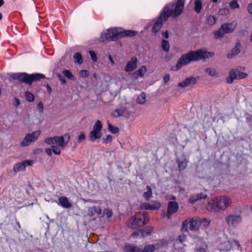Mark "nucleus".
<instances>
[{
    "instance_id": "nucleus-54",
    "label": "nucleus",
    "mask_w": 252,
    "mask_h": 252,
    "mask_svg": "<svg viewBox=\"0 0 252 252\" xmlns=\"http://www.w3.org/2000/svg\"><path fill=\"white\" fill-rule=\"evenodd\" d=\"M178 240L181 243H183L186 240V236L185 235H181L178 237Z\"/></svg>"
},
{
    "instance_id": "nucleus-27",
    "label": "nucleus",
    "mask_w": 252,
    "mask_h": 252,
    "mask_svg": "<svg viewBox=\"0 0 252 252\" xmlns=\"http://www.w3.org/2000/svg\"><path fill=\"white\" fill-rule=\"evenodd\" d=\"M24 164L25 163L23 161L15 164L13 167L14 171L17 173L20 171H24L26 168L25 165Z\"/></svg>"
},
{
    "instance_id": "nucleus-4",
    "label": "nucleus",
    "mask_w": 252,
    "mask_h": 252,
    "mask_svg": "<svg viewBox=\"0 0 252 252\" xmlns=\"http://www.w3.org/2000/svg\"><path fill=\"white\" fill-rule=\"evenodd\" d=\"M148 218L149 215L145 212L137 213L127 221V226L132 229L142 227L147 223Z\"/></svg>"
},
{
    "instance_id": "nucleus-48",
    "label": "nucleus",
    "mask_w": 252,
    "mask_h": 252,
    "mask_svg": "<svg viewBox=\"0 0 252 252\" xmlns=\"http://www.w3.org/2000/svg\"><path fill=\"white\" fill-rule=\"evenodd\" d=\"M37 109L38 112L40 114H42L43 112L44 107L42 102H40L37 105Z\"/></svg>"
},
{
    "instance_id": "nucleus-18",
    "label": "nucleus",
    "mask_w": 252,
    "mask_h": 252,
    "mask_svg": "<svg viewBox=\"0 0 252 252\" xmlns=\"http://www.w3.org/2000/svg\"><path fill=\"white\" fill-rule=\"evenodd\" d=\"M217 201V197L209 200L206 206L207 210L213 212H219L220 209Z\"/></svg>"
},
{
    "instance_id": "nucleus-46",
    "label": "nucleus",
    "mask_w": 252,
    "mask_h": 252,
    "mask_svg": "<svg viewBox=\"0 0 252 252\" xmlns=\"http://www.w3.org/2000/svg\"><path fill=\"white\" fill-rule=\"evenodd\" d=\"M209 183L213 187H216L218 184L220 183L219 181L218 180V178L216 176H214L212 181H210Z\"/></svg>"
},
{
    "instance_id": "nucleus-8",
    "label": "nucleus",
    "mask_w": 252,
    "mask_h": 252,
    "mask_svg": "<svg viewBox=\"0 0 252 252\" xmlns=\"http://www.w3.org/2000/svg\"><path fill=\"white\" fill-rule=\"evenodd\" d=\"M239 244L236 241H224L220 243L218 249L220 251L236 252L239 251Z\"/></svg>"
},
{
    "instance_id": "nucleus-64",
    "label": "nucleus",
    "mask_w": 252,
    "mask_h": 252,
    "mask_svg": "<svg viewBox=\"0 0 252 252\" xmlns=\"http://www.w3.org/2000/svg\"><path fill=\"white\" fill-rule=\"evenodd\" d=\"M185 191V189L183 188H179V192L181 193H183Z\"/></svg>"
},
{
    "instance_id": "nucleus-55",
    "label": "nucleus",
    "mask_w": 252,
    "mask_h": 252,
    "mask_svg": "<svg viewBox=\"0 0 252 252\" xmlns=\"http://www.w3.org/2000/svg\"><path fill=\"white\" fill-rule=\"evenodd\" d=\"M206 246H202L199 248H197L196 252H206Z\"/></svg>"
},
{
    "instance_id": "nucleus-37",
    "label": "nucleus",
    "mask_w": 252,
    "mask_h": 252,
    "mask_svg": "<svg viewBox=\"0 0 252 252\" xmlns=\"http://www.w3.org/2000/svg\"><path fill=\"white\" fill-rule=\"evenodd\" d=\"M216 19L214 16L211 15L208 16L206 20V23L207 24L209 25L210 26H212L216 23Z\"/></svg>"
},
{
    "instance_id": "nucleus-61",
    "label": "nucleus",
    "mask_w": 252,
    "mask_h": 252,
    "mask_svg": "<svg viewBox=\"0 0 252 252\" xmlns=\"http://www.w3.org/2000/svg\"><path fill=\"white\" fill-rule=\"evenodd\" d=\"M142 233V231L140 230H139L138 231H134V232H133L131 234V236L133 237H135V236H138L139 233Z\"/></svg>"
},
{
    "instance_id": "nucleus-32",
    "label": "nucleus",
    "mask_w": 252,
    "mask_h": 252,
    "mask_svg": "<svg viewBox=\"0 0 252 252\" xmlns=\"http://www.w3.org/2000/svg\"><path fill=\"white\" fill-rule=\"evenodd\" d=\"M146 100V95L144 93H141L137 98V102L140 104H143Z\"/></svg>"
},
{
    "instance_id": "nucleus-1",
    "label": "nucleus",
    "mask_w": 252,
    "mask_h": 252,
    "mask_svg": "<svg viewBox=\"0 0 252 252\" xmlns=\"http://www.w3.org/2000/svg\"><path fill=\"white\" fill-rule=\"evenodd\" d=\"M213 52H207L203 50H198L196 51H189L187 54H183L178 60L174 69L175 70L180 69L183 66L188 64L191 62L196 61L202 59L208 58L213 56Z\"/></svg>"
},
{
    "instance_id": "nucleus-28",
    "label": "nucleus",
    "mask_w": 252,
    "mask_h": 252,
    "mask_svg": "<svg viewBox=\"0 0 252 252\" xmlns=\"http://www.w3.org/2000/svg\"><path fill=\"white\" fill-rule=\"evenodd\" d=\"M152 195V190L150 186L146 187V191L143 193V197L146 201H149Z\"/></svg>"
},
{
    "instance_id": "nucleus-7",
    "label": "nucleus",
    "mask_w": 252,
    "mask_h": 252,
    "mask_svg": "<svg viewBox=\"0 0 252 252\" xmlns=\"http://www.w3.org/2000/svg\"><path fill=\"white\" fill-rule=\"evenodd\" d=\"M201 226V219L198 218H189L186 220L182 223V229L186 232L188 230L195 231L198 230Z\"/></svg>"
},
{
    "instance_id": "nucleus-21",
    "label": "nucleus",
    "mask_w": 252,
    "mask_h": 252,
    "mask_svg": "<svg viewBox=\"0 0 252 252\" xmlns=\"http://www.w3.org/2000/svg\"><path fill=\"white\" fill-rule=\"evenodd\" d=\"M137 60L136 58H132L129 61L127 62L125 67V70L126 72L133 71L137 67Z\"/></svg>"
},
{
    "instance_id": "nucleus-50",
    "label": "nucleus",
    "mask_w": 252,
    "mask_h": 252,
    "mask_svg": "<svg viewBox=\"0 0 252 252\" xmlns=\"http://www.w3.org/2000/svg\"><path fill=\"white\" fill-rule=\"evenodd\" d=\"M85 139V135L83 132H80L78 138V143H80Z\"/></svg>"
},
{
    "instance_id": "nucleus-53",
    "label": "nucleus",
    "mask_w": 252,
    "mask_h": 252,
    "mask_svg": "<svg viewBox=\"0 0 252 252\" xmlns=\"http://www.w3.org/2000/svg\"><path fill=\"white\" fill-rule=\"evenodd\" d=\"M112 139V136L110 135H108L105 138L103 139V142L104 143H108L109 142H111Z\"/></svg>"
},
{
    "instance_id": "nucleus-11",
    "label": "nucleus",
    "mask_w": 252,
    "mask_h": 252,
    "mask_svg": "<svg viewBox=\"0 0 252 252\" xmlns=\"http://www.w3.org/2000/svg\"><path fill=\"white\" fill-rule=\"evenodd\" d=\"M167 245V242L161 240L158 243L146 246L143 250L139 248V252H153L156 249H158Z\"/></svg>"
},
{
    "instance_id": "nucleus-40",
    "label": "nucleus",
    "mask_w": 252,
    "mask_h": 252,
    "mask_svg": "<svg viewBox=\"0 0 252 252\" xmlns=\"http://www.w3.org/2000/svg\"><path fill=\"white\" fill-rule=\"evenodd\" d=\"M25 97L27 100L29 102H32L34 100L33 94L30 92H26L25 93Z\"/></svg>"
},
{
    "instance_id": "nucleus-51",
    "label": "nucleus",
    "mask_w": 252,
    "mask_h": 252,
    "mask_svg": "<svg viewBox=\"0 0 252 252\" xmlns=\"http://www.w3.org/2000/svg\"><path fill=\"white\" fill-rule=\"evenodd\" d=\"M56 75H57V77L59 78V79L60 80V81H61V82L63 84H65L66 83V81L65 78L63 76H62L60 73H57Z\"/></svg>"
},
{
    "instance_id": "nucleus-58",
    "label": "nucleus",
    "mask_w": 252,
    "mask_h": 252,
    "mask_svg": "<svg viewBox=\"0 0 252 252\" xmlns=\"http://www.w3.org/2000/svg\"><path fill=\"white\" fill-rule=\"evenodd\" d=\"M248 11L251 14H252V3H250L248 5Z\"/></svg>"
},
{
    "instance_id": "nucleus-42",
    "label": "nucleus",
    "mask_w": 252,
    "mask_h": 252,
    "mask_svg": "<svg viewBox=\"0 0 252 252\" xmlns=\"http://www.w3.org/2000/svg\"><path fill=\"white\" fill-rule=\"evenodd\" d=\"M147 71V68L145 66H141L138 70V75L142 77L145 73V72Z\"/></svg>"
},
{
    "instance_id": "nucleus-39",
    "label": "nucleus",
    "mask_w": 252,
    "mask_h": 252,
    "mask_svg": "<svg viewBox=\"0 0 252 252\" xmlns=\"http://www.w3.org/2000/svg\"><path fill=\"white\" fill-rule=\"evenodd\" d=\"M108 129L113 133L116 134L119 131V129L117 127L113 126L110 123H108Z\"/></svg>"
},
{
    "instance_id": "nucleus-24",
    "label": "nucleus",
    "mask_w": 252,
    "mask_h": 252,
    "mask_svg": "<svg viewBox=\"0 0 252 252\" xmlns=\"http://www.w3.org/2000/svg\"><path fill=\"white\" fill-rule=\"evenodd\" d=\"M241 47L242 46L240 42H237L235 47L228 54V58H231L233 56L238 55L240 53Z\"/></svg>"
},
{
    "instance_id": "nucleus-49",
    "label": "nucleus",
    "mask_w": 252,
    "mask_h": 252,
    "mask_svg": "<svg viewBox=\"0 0 252 252\" xmlns=\"http://www.w3.org/2000/svg\"><path fill=\"white\" fill-rule=\"evenodd\" d=\"M89 54L91 56L92 60L94 62H97V57L94 51H90Z\"/></svg>"
},
{
    "instance_id": "nucleus-19",
    "label": "nucleus",
    "mask_w": 252,
    "mask_h": 252,
    "mask_svg": "<svg viewBox=\"0 0 252 252\" xmlns=\"http://www.w3.org/2000/svg\"><path fill=\"white\" fill-rule=\"evenodd\" d=\"M52 202H56L57 204L65 209H69L72 207V204L65 196H61L58 198V201L51 200Z\"/></svg>"
},
{
    "instance_id": "nucleus-56",
    "label": "nucleus",
    "mask_w": 252,
    "mask_h": 252,
    "mask_svg": "<svg viewBox=\"0 0 252 252\" xmlns=\"http://www.w3.org/2000/svg\"><path fill=\"white\" fill-rule=\"evenodd\" d=\"M24 162V164L25 165V167H26L27 165L31 166L33 164V161L32 160H26L23 161Z\"/></svg>"
},
{
    "instance_id": "nucleus-36",
    "label": "nucleus",
    "mask_w": 252,
    "mask_h": 252,
    "mask_svg": "<svg viewBox=\"0 0 252 252\" xmlns=\"http://www.w3.org/2000/svg\"><path fill=\"white\" fill-rule=\"evenodd\" d=\"M205 72L211 76L215 77L218 75V73L215 69L207 68L205 69Z\"/></svg>"
},
{
    "instance_id": "nucleus-3",
    "label": "nucleus",
    "mask_w": 252,
    "mask_h": 252,
    "mask_svg": "<svg viewBox=\"0 0 252 252\" xmlns=\"http://www.w3.org/2000/svg\"><path fill=\"white\" fill-rule=\"evenodd\" d=\"M185 0H177L176 3L167 4L163 9L161 13H164V20L171 17L176 18L182 12Z\"/></svg>"
},
{
    "instance_id": "nucleus-9",
    "label": "nucleus",
    "mask_w": 252,
    "mask_h": 252,
    "mask_svg": "<svg viewBox=\"0 0 252 252\" xmlns=\"http://www.w3.org/2000/svg\"><path fill=\"white\" fill-rule=\"evenodd\" d=\"M102 128L101 122L97 120L93 126V130L90 132V139L91 141L94 142L96 139H100L102 136L101 133Z\"/></svg>"
},
{
    "instance_id": "nucleus-12",
    "label": "nucleus",
    "mask_w": 252,
    "mask_h": 252,
    "mask_svg": "<svg viewBox=\"0 0 252 252\" xmlns=\"http://www.w3.org/2000/svg\"><path fill=\"white\" fill-rule=\"evenodd\" d=\"M246 76V73L232 69L229 71V76L226 78V82L231 83L234 79H241L245 78Z\"/></svg>"
},
{
    "instance_id": "nucleus-62",
    "label": "nucleus",
    "mask_w": 252,
    "mask_h": 252,
    "mask_svg": "<svg viewBox=\"0 0 252 252\" xmlns=\"http://www.w3.org/2000/svg\"><path fill=\"white\" fill-rule=\"evenodd\" d=\"M162 35L165 38H168V36H169V35H168V33L167 32H162Z\"/></svg>"
},
{
    "instance_id": "nucleus-44",
    "label": "nucleus",
    "mask_w": 252,
    "mask_h": 252,
    "mask_svg": "<svg viewBox=\"0 0 252 252\" xmlns=\"http://www.w3.org/2000/svg\"><path fill=\"white\" fill-rule=\"evenodd\" d=\"M201 225L204 228H207L210 224V221L207 220L206 219H201Z\"/></svg>"
},
{
    "instance_id": "nucleus-16",
    "label": "nucleus",
    "mask_w": 252,
    "mask_h": 252,
    "mask_svg": "<svg viewBox=\"0 0 252 252\" xmlns=\"http://www.w3.org/2000/svg\"><path fill=\"white\" fill-rule=\"evenodd\" d=\"M164 13H161L159 15V16L158 18V19L155 21L152 29V32L153 33H157L160 30L163 21H166V20H164Z\"/></svg>"
},
{
    "instance_id": "nucleus-17",
    "label": "nucleus",
    "mask_w": 252,
    "mask_h": 252,
    "mask_svg": "<svg viewBox=\"0 0 252 252\" xmlns=\"http://www.w3.org/2000/svg\"><path fill=\"white\" fill-rule=\"evenodd\" d=\"M237 25V23L235 21L229 23H223L220 27V30L225 33H231L234 31Z\"/></svg>"
},
{
    "instance_id": "nucleus-30",
    "label": "nucleus",
    "mask_w": 252,
    "mask_h": 252,
    "mask_svg": "<svg viewBox=\"0 0 252 252\" xmlns=\"http://www.w3.org/2000/svg\"><path fill=\"white\" fill-rule=\"evenodd\" d=\"M202 9V2L201 0H195L194 10L197 13L201 12Z\"/></svg>"
},
{
    "instance_id": "nucleus-52",
    "label": "nucleus",
    "mask_w": 252,
    "mask_h": 252,
    "mask_svg": "<svg viewBox=\"0 0 252 252\" xmlns=\"http://www.w3.org/2000/svg\"><path fill=\"white\" fill-rule=\"evenodd\" d=\"M79 74L82 77H87L89 75L88 72L87 70H82L80 71Z\"/></svg>"
},
{
    "instance_id": "nucleus-29",
    "label": "nucleus",
    "mask_w": 252,
    "mask_h": 252,
    "mask_svg": "<svg viewBox=\"0 0 252 252\" xmlns=\"http://www.w3.org/2000/svg\"><path fill=\"white\" fill-rule=\"evenodd\" d=\"M74 62L78 64H81L83 63V60L81 54L77 52L75 53L73 56Z\"/></svg>"
},
{
    "instance_id": "nucleus-26",
    "label": "nucleus",
    "mask_w": 252,
    "mask_h": 252,
    "mask_svg": "<svg viewBox=\"0 0 252 252\" xmlns=\"http://www.w3.org/2000/svg\"><path fill=\"white\" fill-rule=\"evenodd\" d=\"M139 247L129 244L125 245L124 251L125 252H139Z\"/></svg>"
},
{
    "instance_id": "nucleus-25",
    "label": "nucleus",
    "mask_w": 252,
    "mask_h": 252,
    "mask_svg": "<svg viewBox=\"0 0 252 252\" xmlns=\"http://www.w3.org/2000/svg\"><path fill=\"white\" fill-rule=\"evenodd\" d=\"M87 212L89 216H94L95 215H99L101 214V209L99 207L93 206L89 208Z\"/></svg>"
},
{
    "instance_id": "nucleus-41",
    "label": "nucleus",
    "mask_w": 252,
    "mask_h": 252,
    "mask_svg": "<svg viewBox=\"0 0 252 252\" xmlns=\"http://www.w3.org/2000/svg\"><path fill=\"white\" fill-rule=\"evenodd\" d=\"M224 34H225V33H224V32L221 30H220H220L216 31L214 32V36L216 38L222 37Z\"/></svg>"
},
{
    "instance_id": "nucleus-59",
    "label": "nucleus",
    "mask_w": 252,
    "mask_h": 252,
    "mask_svg": "<svg viewBox=\"0 0 252 252\" xmlns=\"http://www.w3.org/2000/svg\"><path fill=\"white\" fill-rule=\"evenodd\" d=\"M45 152L46 153V154L49 156H52V152H53V150L52 149H50V148H48V149H46L45 150Z\"/></svg>"
},
{
    "instance_id": "nucleus-35",
    "label": "nucleus",
    "mask_w": 252,
    "mask_h": 252,
    "mask_svg": "<svg viewBox=\"0 0 252 252\" xmlns=\"http://www.w3.org/2000/svg\"><path fill=\"white\" fill-rule=\"evenodd\" d=\"M161 47L163 51L167 53L169 51L170 48L169 42L165 40H162Z\"/></svg>"
},
{
    "instance_id": "nucleus-63",
    "label": "nucleus",
    "mask_w": 252,
    "mask_h": 252,
    "mask_svg": "<svg viewBox=\"0 0 252 252\" xmlns=\"http://www.w3.org/2000/svg\"><path fill=\"white\" fill-rule=\"evenodd\" d=\"M108 58H109V59L110 60V62L111 63L112 65H114L115 64V62H114V60L112 59L111 56L109 55Z\"/></svg>"
},
{
    "instance_id": "nucleus-22",
    "label": "nucleus",
    "mask_w": 252,
    "mask_h": 252,
    "mask_svg": "<svg viewBox=\"0 0 252 252\" xmlns=\"http://www.w3.org/2000/svg\"><path fill=\"white\" fill-rule=\"evenodd\" d=\"M129 115V113L126 108L121 107L116 109L112 113V116L114 117H118L120 116L127 117Z\"/></svg>"
},
{
    "instance_id": "nucleus-20",
    "label": "nucleus",
    "mask_w": 252,
    "mask_h": 252,
    "mask_svg": "<svg viewBox=\"0 0 252 252\" xmlns=\"http://www.w3.org/2000/svg\"><path fill=\"white\" fill-rule=\"evenodd\" d=\"M141 208L145 210H158L160 207V204L158 202L155 201L152 204L149 203H142L141 204Z\"/></svg>"
},
{
    "instance_id": "nucleus-10",
    "label": "nucleus",
    "mask_w": 252,
    "mask_h": 252,
    "mask_svg": "<svg viewBox=\"0 0 252 252\" xmlns=\"http://www.w3.org/2000/svg\"><path fill=\"white\" fill-rule=\"evenodd\" d=\"M40 130H36L31 133L27 134L20 145L21 147H27L30 145L32 142L36 141L40 134Z\"/></svg>"
},
{
    "instance_id": "nucleus-15",
    "label": "nucleus",
    "mask_w": 252,
    "mask_h": 252,
    "mask_svg": "<svg viewBox=\"0 0 252 252\" xmlns=\"http://www.w3.org/2000/svg\"><path fill=\"white\" fill-rule=\"evenodd\" d=\"M179 209V205L177 202L169 201L167 205V210L166 217L169 219L171 216L176 213Z\"/></svg>"
},
{
    "instance_id": "nucleus-14",
    "label": "nucleus",
    "mask_w": 252,
    "mask_h": 252,
    "mask_svg": "<svg viewBox=\"0 0 252 252\" xmlns=\"http://www.w3.org/2000/svg\"><path fill=\"white\" fill-rule=\"evenodd\" d=\"M217 198L220 211L225 210L231 203V199L227 196H220L217 197Z\"/></svg>"
},
{
    "instance_id": "nucleus-13",
    "label": "nucleus",
    "mask_w": 252,
    "mask_h": 252,
    "mask_svg": "<svg viewBox=\"0 0 252 252\" xmlns=\"http://www.w3.org/2000/svg\"><path fill=\"white\" fill-rule=\"evenodd\" d=\"M225 221L230 227H236L242 221L240 215H230L225 218Z\"/></svg>"
},
{
    "instance_id": "nucleus-38",
    "label": "nucleus",
    "mask_w": 252,
    "mask_h": 252,
    "mask_svg": "<svg viewBox=\"0 0 252 252\" xmlns=\"http://www.w3.org/2000/svg\"><path fill=\"white\" fill-rule=\"evenodd\" d=\"M229 13V10L228 8H223L220 9L218 11V14L221 16L227 15Z\"/></svg>"
},
{
    "instance_id": "nucleus-33",
    "label": "nucleus",
    "mask_w": 252,
    "mask_h": 252,
    "mask_svg": "<svg viewBox=\"0 0 252 252\" xmlns=\"http://www.w3.org/2000/svg\"><path fill=\"white\" fill-rule=\"evenodd\" d=\"M207 195L206 194H204L202 193H199L196 195V199H193L192 197L190 198L189 199V201L190 203H194L196 200L201 199H205L207 197Z\"/></svg>"
},
{
    "instance_id": "nucleus-57",
    "label": "nucleus",
    "mask_w": 252,
    "mask_h": 252,
    "mask_svg": "<svg viewBox=\"0 0 252 252\" xmlns=\"http://www.w3.org/2000/svg\"><path fill=\"white\" fill-rule=\"evenodd\" d=\"M13 104L15 107H18L20 104L19 100L17 98H15L14 99V101L13 102Z\"/></svg>"
},
{
    "instance_id": "nucleus-2",
    "label": "nucleus",
    "mask_w": 252,
    "mask_h": 252,
    "mask_svg": "<svg viewBox=\"0 0 252 252\" xmlns=\"http://www.w3.org/2000/svg\"><path fill=\"white\" fill-rule=\"evenodd\" d=\"M137 33V32L132 30H124L122 28L118 27L112 28L103 32L99 40L100 42H103L106 40L116 41L126 36H134Z\"/></svg>"
},
{
    "instance_id": "nucleus-23",
    "label": "nucleus",
    "mask_w": 252,
    "mask_h": 252,
    "mask_svg": "<svg viewBox=\"0 0 252 252\" xmlns=\"http://www.w3.org/2000/svg\"><path fill=\"white\" fill-rule=\"evenodd\" d=\"M196 81V79L194 77L190 76L189 78H187L183 81L180 82L178 84V86L185 88L188 87L190 85L195 84Z\"/></svg>"
},
{
    "instance_id": "nucleus-34",
    "label": "nucleus",
    "mask_w": 252,
    "mask_h": 252,
    "mask_svg": "<svg viewBox=\"0 0 252 252\" xmlns=\"http://www.w3.org/2000/svg\"><path fill=\"white\" fill-rule=\"evenodd\" d=\"M177 162L180 170H184L187 165V161L185 159L181 161L178 159Z\"/></svg>"
},
{
    "instance_id": "nucleus-6",
    "label": "nucleus",
    "mask_w": 252,
    "mask_h": 252,
    "mask_svg": "<svg viewBox=\"0 0 252 252\" xmlns=\"http://www.w3.org/2000/svg\"><path fill=\"white\" fill-rule=\"evenodd\" d=\"M70 139L68 134H65L61 136L49 137L45 139L44 142L48 145L60 146L63 148L68 143Z\"/></svg>"
},
{
    "instance_id": "nucleus-43",
    "label": "nucleus",
    "mask_w": 252,
    "mask_h": 252,
    "mask_svg": "<svg viewBox=\"0 0 252 252\" xmlns=\"http://www.w3.org/2000/svg\"><path fill=\"white\" fill-rule=\"evenodd\" d=\"M229 6L231 8V9H234L235 8H239L240 6H239V4H238V3L237 2V0H234L231 1L229 3Z\"/></svg>"
},
{
    "instance_id": "nucleus-31",
    "label": "nucleus",
    "mask_w": 252,
    "mask_h": 252,
    "mask_svg": "<svg viewBox=\"0 0 252 252\" xmlns=\"http://www.w3.org/2000/svg\"><path fill=\"white\" fill-rule=\"evenodd\" d=\"M63 75L66 77L68 79L70 80H75V78L72 74V72L69 70H63Z\"/></svg>"
},
{
    "instance_id": "nucleus-45",
    "label": "nucleus",
    "mask_w": 252,
    "mask_h": 252,
    "mask_svg": "<svg viewBox=\"0 0 252 252\" xmlns=\"http://www.w3.org/2000/svg\"><path fill=\"white\" fill-rule=\"evenodd\" d=\"M61 147H60V146L53 145L52 150L54 154L56 155H60L61 153Z\"/></svg>"
},
{
    "instance_id": "nucleus-47",
    "label": "nucleus",
    "mask_w": 252,
    "mask_h": 252,
    "mask_svg": "<svg viewBox=\"0 0 252 252\" xmlns=\"http://www.w3.org/2000/svg\"><path fill=\"white\" fill-rule=\"evenodd\" d=\"M103 214L107 218H110L113 215V213L111 210L105 209L103 211Z\"/></svg>"
},
{
    "instance_id": "nucleus-60",
    "label": "nucleus",
    "mask_w": 252,
    "mask_h": 252,
    "mask_svg": "<svg viewBox=\"0 0 252 252\" xmlns=\"http://www.w3.org/2000/svg\"><path fill=\"white\" fill-rule=\"evenodd\" d=\"M170 79V75L169 74H166L163 77V80L165 83H167L169 81Z\"/></svg>"
},
{
    "instance_id": "nucleus-5",
    "label": "nucleus",
    "mask_w": 252,
    "mask_h": 252,
    "mask_svg": "<svg viewBox=\"0 0 252 252\" xmlns=\"http://www.w3.org/2000/svg\"><path fill=\"white\" fill-rule=\"evenodd\" d=\"M13 79H17L28 84H31L33 81L44 78L45 76L41 73L28 74L26 73H16L10 74Z\"/></svg>"
}]
</instances>
